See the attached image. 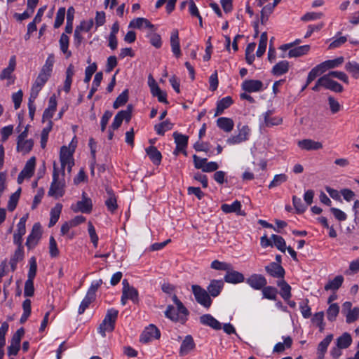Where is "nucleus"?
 I'll return each mask as SVG.
<instances>
[{"mask_svg": "<svg viewBox=\"0 0 359 359\" xmlns=\"http://www.w3.org/2000/svg\"><path fill=\"white\" fill-rule=\"evenodd\" d=\"M96 70L97 65L95 63H93L86 68L84 78L85 83H88L90 81L93 74L96 72Z\"/></svg>", "mask_w": 359, "mask_h": 359, "instance_id": "nucleus-64", "label": "nucleus"}, {"mask_svg": "<svg viewBox=\"0 0 359 359\" xmlns=\"http://www.w3.org/2000/svg\"><path fill=\"white\" fill-rule=\"evenodd\" d=\"M233 103V100L230 96L223 97L217 102L215 116L222 114L224 109L229 107Z\"/></svg>", "mask_w": 359, "mask_h": 359, "instance_id": "nucleus-30", "label": "nucleus"}, {"mask_svg": "<svg viewBox=\"0 0 359 359\" xmlns=\"http://www.w3.org/2000/svg\"><path fill=\"white\" fill-rule=\"evenodd\" d=\"M128 27L135 29H141L143 27H147L149 29L154 28V25L147 19L144 18H137L133 19L130 21Z\"/></svg>", "mask_w": 359, "mask_h": 359, "instance_id": "nucleus-33", "label": "nucleus"}, {"mask_svg": "<svg viewBox=\"0 0 359 359\" xmlns=\"http://www.w3.org/2000/svg\"><path fill=\"white\" fill-rule=\"evenodd\" d=\"M231 264L229 263L220 262L219 260H214L211 263V268L215 270H219V271H225L226 272L228 270L231 269Z\"/></svg>", "mask_w": 359, "mask_h": 359, "instance_id": "nucleus-52", "label": "nucleus"}, {"mask_svg": "<svg viewBox=\"0 0 359 359\" xmlns=\"http://www.w3.org/2000/svg\"><path fill=\"white\" fill-rule=\"evenodd\" d=\"M345 316L346 321L347 323H351L355 322L359 318V308L354 307L352 311L346 312Z\"/></svg>", "mask_w": 359, "mask_h": 359, "instance_id": "nucleus-56", "label": "nucleus"}, {"mask_svg": "<svg viewBox=\"0 0 359 359\" xmlns=\"http://www.w3.org/2000/svg\"><path fill=\"white\" fill-rule=\"evenodd\" d=\"M73 152L74 151H71L69 148L66 146H63L60 149V160L61 168L59 169L60 175L65 178V169H67V172L70 173L72 170V168L74 164L73 159Z\"/></svg>", "mask_w": 359, "mask_h": 359, "instance_id": "nucleus-3", "label": "nucleus"}, {"mask_svg": "<svg viewBox=\"0 0 359 359\" xmlns=\"http://www.w3.org/2000/svg\"><path fill=\"white\" fill-rule=\"evenodd\" d=\"M266 271L271 276L274 278H283L285 275V270L280 266V264L271 262L269 265L265 266Z\"/></svg>", "mask_w": 359, "mask_h": 359, "instance_id": "nucleus-17", "label": "nucleus"}, {"mask_svg": "<svg viewBox=\"0 0 359 359\" xmlns=\"http://www.w3.org/2000/svg\"><path fill=\"white\" fill-rule=\"evenodd\" d=\"M128 100V91L125 90L116 99L113 104L114 109H118L121 106L124 105Z\"/></svg>", "mask_w": 359, "mask_h": 359, "instance_id": "nucleus-49", "label": "nucleus"}, {"mask_svg": "<svg viewBox=\"0 0 359 359\" xmlns=\"http://www.w3.org/2000/svg\"><path fill=\"white\" fill-rule=\"evenodd\" d=\"M276 288L271 286H264L262 288L263 297L270 300H275L277 296Z\"/></svg>", "mask_w": 359, "mask_h": 359, "instance_id": "nucleus-50", "label": "nucleus"}, {"mask_svg": "<svg viewBox=\"0 0 359 359\" xmlns=\"http://www.w3.org/2000/svg\"><path fill=\"white\" fill-rule=\"evenodd\" d=\"M159 330L153 324L149 325L145 328L140 337V341L143 343H147L154 339H157L160 337Z\"/></svg>", "mask_w": 359, "mask_h": 359, "instance_id": "nucleus-11", "label": "nucleus"}, {"mask_svg": "<svg viewBox=\"0 0 359 359\" xmlns=\"http://www.w3.org/2000/svg\"><path fill=\"white\" fill-rule=\"evenodd\" d=\"M263 83L259 80H245L242 83V88L245 92L252 93L262 90Z\"/></svg>", "mask_w": 359, "mask_h": 359, "instance_id": "nucleus-16", "label": "nucleus"}, {"mask_svg": "<svg viewBox=\"0 0 359 359\" xmlns=\"http://www.w3.org/2000/svg\"><path fill=\"white\" fill-rule=\"evenodd\" d=\"M50 74L41 70L36 81H34L30 92V95L38 96L39 93L42 89L43 86L47 82L50 76Z\"/></svg>", "mask_w": 359, "mask_h": 359, "instance_id": "nucleus-7", "label": "nucleus"}, {"mask_svg": "<svg viewBox=\"0 0 359 359\" xmlns=\"http://www.w3.org/2000/svg\"><path fill=\"white\" fill-rule=\"evenodd\" d=\"M88 230L91 242L93 243L94 247L97 248L98 244V236L96 233L95 227L90 222H88Z\"/></svg>", "mask_w": 359, "mask_h": 359, "instance_id": "nucleus-61", "label": "nucleus"}, {"mask_svg": "<svg viewBox=\"0 0 359 359\" xmlns=\"http://www.w3.org/2000/svg\"><path fill=\"white\" fill-rule=\"evenodd\" d=\"M273 245L276 246L280 251L285 252L286 250V243L283 237L276 234L271 236Z\"/></svg>", "mask_w": 359, "mask_h": 359, "instance_id": "nucleus-46", "label": "nucleus"}, {"mask_svg": "<svg viewBox=\"0 0 359 359\" xmlns=\"http://www.w3.org/2000/svg\"><path fill=\"white\" fill-rule=\"evenodd\" d=\"M273 111L271 110H268L266 112H265L264 116V125L266 127H271L274 126H278L282 123L283 119L281 117L279 116H275L271 117Z\"/></svg>", "mask_w": 359, "mask_h": 359, "instance_id": "nucleus-26", "label": "nucleus"}, {"mask_svg": "<svg viewBox=\"0 0 359 359\" xmlns=\"http://www.w3.org/2000/svg\"><path fill=\"white\" fill-rule=\"evenodd\" d=\"M339 312V306L337 304H332L327 311V318L330 321L335 320Z\"/></svg>", "mask_w": 359, "mask_h": 359, "instance_id": "nucleus-51", "label": "nucleus"}, {"mask_svg": "<svg viewBox=\"0 0 359 359\" xmlns=\"http://www.w3.org/2000/svg\"><path fill=\"white\" fill-rule=\"evenodd\" d=\"M54 62H55L54 55L53 54L49 55L46 60L45 64L42 67L41 70H43V72H46L51 74Z\"/></svg>", "mask_w": 359, "mask_h": 359, "instance_id": "nucleus-60", "label": "nucleus"}, {"mask_svg": "<svg viewBox=\"0 0 359 359\" xmlns=\"http://www.w3.org/2000/svg\"><path fill=\"white\" fill-rule=\"evenodd\" d=\"M69 43V38L65 34H62L59 41L60 48L61 51L66 55V57L68 58L72 55L71 51L68 50Z\"/></svg>", "mask_w": 359, "mask_h": 359, "instance_id": "nucleus-40", "label": "nucleus"}, {"mask_svg": "<svg viewBox=\"0 0 359 359\" xmlns=\"http://www.w3.org/2000/svg\"><path fill=\"white\" fill-rule=\"evenodd\" d=\"M36 165V158H30L26 163L24 168L20 172L18 177V182L21 184L25 178H30L33 173Z\"/></svg>", "mask_w": 359, "mask_h": 359, "instance_id": "nucleus-9", "label": "nucleus"}, {"mask_svg": "<svg viewBox=\"0 0 359 359\" xmlns=\"http://www.w3.org/2000/svg\"><path fill=\"white\" fill-rule=\"evenodd\" d=\"M246 283L255 290H261L267 284L266 279L260 274H252L247 278Z\"/></svg>", "mask_w": 359, "mask_h": 359, "instance_id": "nucleus-14", "label": "nucleus"}, {"mask_svg": "<svg viewBox=\"0 0 359 359\" xmlns=\"http://www.w3.org/2000/svg\"><path fill=\"white\" fill-rule=\"evenodd\" d=\"M20 189H18L14 194H13L8 201V210L9 211H13L16 208L18 201L20 198Z\"/></svg>", "mask_w": 359, "mask_h": 359, "instance_id": "nucleus-54", "label": "nucleus"}, {"mask_svg": "<svg viewBox=\"0 0 359 359\" xmlns=\"http://www.w3.org/2000/svg\"><path fill=\"white\" fill-rule=\"evenodd\" d=\"M217 126L224 132H231L234 126L233 120L230 118L221 117L217 120Z\"/></svg>", "mask_w": 359, "mask_h": 359, "instance_id": "nucleus-32", "label": "nucleus"}, {"mask_svg": "<svg viewBox=\"0 0 359 359\" xmlns=\"http://www.w3.org/2000/svg\"><path fill=\"white\" fill-rule=\"evenodd\" d=\"M333 339V335L332 334H328L326 337L320 342L318 346V358L319 359H323L325 354L327 351V347Z\"/></svg>", "mask_w": 359, "mask_h": 359, "instance_id": "nucleus-25", "label": "nucleus"}, {"mask_svg": "<svg viewBox=\"0 0 359 359\" xmlns=\"http://www.w3.org/2000/svg\"><path fill=\"white\" fill-rule=\"evenodd\" d=\"M352 343V338L350 334L345 332L337 339V346L339 348H346Z\"/></svg>", "mask_w": 359, "mask_h": 359, "instance_id": "nucleus-41", "label": "nucleus"}, {"mask_svg": "<svg viewBox=\"0 0 359 359\" xmlns=\"http://www.w3.org/2000/svg\"><path fill=\"white\" fill-rule=\"evenodd\" d=\"M107 194L108 196L105 201V205L109 211L111 212H114L118 207L116 198L111 189H107Z\"/></svg>", "mask_w": 359, "mask_h": 359, "instance_id": "nucleus-35", "label": "nucleus"}, {"mask_svg": "<svg viewBox=\"0 0 359 359\" xmlns=\"http://www.w3.org/2000/svg\"><path fill=\"white\" fill-rule=\"evenodd\" d=\"M133 110L132 105H128L127 109L126 110H121L117 113V114L115 116L113 123H111L110 128L113 130L118 129L122 122L123 120H126L127 122H128L131 118V113Z\"/></svg>", "mask_w": 359, "mask_h": 359, "instance_id": "nucleus-6", "label": "nucleus"}, {"mask_svg": "<svg viewBox=\"0 0 359 359\" xmlns=\"http://www.w3.org/2000/svg\"><path fill=\"white\" fill-rule=\"evenodd\" d=\"M292 203L297 213H303L306 210L307 205L302 203L300 198L294 196L292 197Z\"/></svg>", "mask_w": 359, "mask_h": 359, "instance_id": "nucleus-58", "label": "nucleus"}, {"mask_svg": "<svg viewBox=\"0 0 359 359\" xmlns=\"http://www.w3.org/2000/svg\"><path fill=\"white\" fill-rule=\"evenodd\" d=\"M224 287V282L222 280H212L208 287V294L213 297H217Z\"/></svg>", "mask_w": 359, "mask_h": 359, "instance_id": "nucleus-22", "label": "nucleus"}, {"mask_svg": "<svg viewBox=\"0 0 359 359\" xmlns=\"http://www.w3.org/2000/svg\"><path fill=\"white\" fill-rule=\"evenodd\" d=\"M173 124L166 120L159 124L155 126L154 128L158 135H163L165 131L172 128Z\"/></svg>", "mask_w": 359, "mask_h": 359, "instance_id": "nucleus-48", "label": "nucleus"}, {"mask_svg": "<svg viewBox=\"0 0 359 359\" xmlns=\"http://www.w3.org/2000/svg\"><path fill=\"white\" fill-rule=\"evenodd\" d=\"M268 36L266 32H263L260 36L258 49L256 52L257 57H262L266 51Z\"/></svg>", "mask_w": 359, "mask_h": 359, "instance_id": "nucleus-44", "label": "nucleus"}, {"mask_svg": "<svg viewBox=\"0 0 359 359\" xmlns=\"http://www.w3.org/2000/svg\"><path fill=\"white\" fill-rule=\"evenodd\" d=\"M278 285L280 287V295L285 300H288L291 297V287L283 279L278 282Z\"/></svg>", "mask_w": 359, "mask_h": 359, "instance_id": "nucleus-42", "label": "nucleus"}, {"mask_svg": "<svg viewBox=\"0 0 359 359\" xmlns=\"http://www.w3.org/2000/svg\"><path fill=\"white\" fill-rule=\"evenodd\" d=\"M318 84H323V87L336 93L343 91V86L338 82L331 79V76L325 74L318 79Z\"/></svg>", "mask_w": 359, "mask_h": 359, "instance_id": "nucleus-8", "label": "nucleus"}, {"mask_svg": "<svg viewBox=\"0 0 359 359\" xmlns=\"http://www.w3.org/2000/svg\"><path fill=\"white\" fill-rule=\"evenodd\" d=\"M122 285L121 304L125 305L128 299L131 300L134 303H137L138 302L137 290L134 287L130 286L126 279L123 280Z\"/></svg>", "mask_w": 359, "mask_h": 359, "instance_id": "nucleus-4", "label": "nucleus"}, {"mask_svg": "<svg viewBox=\"0 0 359 359\" xmlns=\"http://www.w3.org/2000/svg\"><path fill=\"white\" fill-rule=\"evenodd\" d=\"M102 280L99 279L97 280H95L92 282L90 287H89L86 294L89 295L90 297L95 299V293L97 290V289L100 287V285L102 284Z\"/></svg>", "mask_w": 359, "mask_h": 359, "instance_id": "nucleus-59", "label": "nucleus"}, {"mask_svg": "<svg viewBox=\"0 0 359 359\" xmlns=\"http://www.w3.org/2000/svg\"><path fill=\"white\" fill-rule=\"evenodd\" d=\"M150 160L155 165H159L161 162L162 155L161 152L154 146H150L145 149Z\"/></svg>", "mask_w": 359, "mask_h": 359, "instance_id": "nucleus-27", "label": "nucleus"}, {"mask_svg": "<svg viewBox=\"0 0 359 359\" xmlns=\"http://www.w3.org/2000/svg\"><path fill=\"white\" fill-rule=\"evenodd\" d=\"M299 148L304 150H318L323 148V144L320 142L314 141L311 139H304L297 143Z\"/></svg>", "mask_w": 359, "mask_h": 359, "instance_id": "nucleus-19", "label": "nucleus"}, {"mask_svg": "<svg viewBox=\"0 0 359 359\" xmlns=\"http://www.w3.org/2000/svg\"><path fill=\"white\" fill-rule=\"evenodd\" d=\"M65 187V178L60 175L59 168L57 163H53V181L48 191L49 196L58 198L64 196Z\"/></svg>", "mask_w": 359, "mask_h": 359, "instance_id": "nucleus-1", "label": "nucleus"}, {"mask_svg": "<svg viewBox=\"0 0 359 359\" xmlns=\"http://www.w3.org/2000/svg\"><path fill=\"white\" fill-rule=\"evenodd\" d=\"M92 201L89 198L85 196L83 194V199L78 201L76 205H72L71 208L74 212H81L83 213H90L92 210Z\"/></svg>", "mask_w": 359, "mask_h": 359, "instance_id": "nucleus-12", "label": "nucleus"}, {"mask_svg": "<svg viewBox=\"0 0 359 359\" xmlns=\"http://www.w3.org/2000/svg\"><path fill=\"white\" fill-rule=\"evenodd\" d=\"M57 107V101L55 96H51L48 102V107L45 109L43 114V119H50Z\"/></svg>", "mask_w": 359, "mask_h": 359, "instance_id": "nucleus-34", "label": "nucleus"}, {"mask_svg": "<svg viewBox=\"0 0 359 359\" xmlns=\"http://www.w3.org/2000/svg\"><path fill=\"white\" fill-rule=\"evenodd\" d=\"M244 280V276L241 273L233 270L232 265L231 266V269L228 270L224 276V280L229 283H240L243 282Z\"/></svg>", "mask_w": 359, "mask_h": 359, "instance_id": "nucleus-15", "label": "nucleus"}, {"mask_svg": "<svg viewBox=\"0 0 359 359\" xmlns=\"http://www.w3.org/2000/svg\"><path fill=\"white\" fill-rule=\"evenodd\" d=\"M34 142L32 140H17V151L23 154H28L33 147Z\"/></svg>", "mask_w": 359, "mask_h": 359, "instance_id": "nucleus-29", "label": "nucleus"}, {"mask_svg": "<svg viewBox=\"0 0 359 359\" xmlns=\"http://www.w3.org/2000/svg\"><path fill=\"white\" fill-rule=\"evenodd\" d=\"M292 339L290 337H287L283 339V343H277L273 347V353H282L285 351V348H290L292 346Z\"/></svg>", "mask_w": 359, "mask_h": 359, "instance_id": "nucleus-43", "label": "nucleus"}, {"mask_svg": "<svg viewBox=\"0 0 359 359\" xmlns=\"http://www.w3.org/2000/svg\"><path fill=\"white\" fill-rule=\"evenodd\" d=\"M41 225L39 223H35L32 227L31 233L29 235L26 245L29 249L33 248L38 243L41 238Z\"/></svg>", "mask_w": 359, "mask_h": 359, "instance_id": "nucleus-13", "label": "nucleus"}, {"mask_svg": "<svg viewBox=\"0 0 359 359\" xmlns=\"http://www.w3.org/2000/svg\"><path fill=\"white\" fill-rule=\"evenodd\" d=\"M193 294L196 302L205 308L211 306L212 300L208 292L198 285L191 286Z\"/></svg>", "mask_w": 359, "mask_h": 359, "instance_id": "nucleus-5", "label": "nucleus"}, {"mask_svg": "<svg viewBox=\"0 0 359 359\" xmlns=\"http://www.w3.org/2000/svg\"><path fill=\"white\" fill-rule=\"evenodd\" d=\"M65 8H64V7L60 8L57 12L55 22H54L55 28H58L62 25V23L64 22V19H65Z\"/></svg>", "mask_w": 359, "mask_h": 359, "instance_id": "nucleus-57", "label": "nucleus"}, {"mask_svg": "<svg viewBox=\"0 0 359 359\" xmlns=\"http://www.w3.org/2000/svg\"><path fill=\"white\" fill-rule=\"evenodd\" d=\"M287 177L285 174L276 175L273 180L271 182L269 185V188L271 189L280 185L282 183L286 182Z\"/></svg>", "mask_w": 359, "mask_h": 359, "instance_id": "nucleus-55", "label": "nucleus"}, {"mask_svg": "<svg viewBox=\"0 0 359 359\" xmlns=\"http://www.w3.org/2000/svg\"><path fill=\"white\" fill-rule=\"evenodd\" d=\"M273 6H265L261 11V23L265 24L269 18V16L273 13Z\"/></svg>", "mask_w": 359, "mask_h": 359, "instance_id": "nucleus-63", "label": "nucleus"}, {"mask_svg": "<svg viewBox=\"0 0 359 359\" xmlns=\"http://www.w3.org/2000/svg\"><path fill=\"white\" fill-rule=\"evenodd\" d=\"M170 46L173 54L179 57L181 55L180 47L179 33L177 29L172 30L170 36Z\"/></svg>", "mask_w": 359, "mask_h": 359, "instance_id": "nucleus-23", "label": "nucleus"}, {"mask_svg": "<svg viewBox=\"0 0 359 359\" xmlns=\"http://www.w3.org/2000/svg\"><path fill=\"white\" fill-rule=\"evenodd\" d=\"M102 80V72H97L94 77L92 88L87 96V97L88 99L92 98L94 93L97 91V88L100 86Z\"/></svg>", "mask_w": 359, "mask_h": 359, "instance_id": "nucleus-45", "label": "nucleus"}, {"mask_svg": "<svg viewBox=\"0 0 359 359\" xmlns=\"http://www.w3.org/2000/svg\"><path fill=\"white\" fill-rule=\"evenodd\" d=\"M13 131V126H12V125H9V126L2 128L0 130V133H1V141L2 142H5L8 140L9 136L12 135Z\"/></svg>", "mask_w": 359, "mask_h": 359, "instance_id": "nucleus-62", "label": "nucleus"}, {"mask_svg": "<svg viewBox=\"0 0 359 359\" xmlns=\"http://www.w3.org/2000/svg\"><path fill=\"white\" fill-rule=\"evenodd\" d=\"M200 323L202 325L209 326L216 330H219L222 328L221 323L210 314L201 316L200 317Z\"/></svg>", "mask_w": 359, "mask_h": 359, "instance_id": "nucleus-20", "label": "nucleus"}, {"mask_svg": "<svg viewBox=\"0 0 359 359\" xmlns=\"http://www.w3.org/2000/svg\"><path fill=\"white\" fill-rule=\"evenodd\" d=\"M62 205L60 203H57L50 210V218L48 224V226H53L60 218L61 214Z\"/></svg>", "mask_w": 359, "mask_h": 359, "instance_id": "nucleus-36", "label": "nucleus"}, {"mask_svg": "<svg viewBox=\"0 0 359 359\" xmlns=\"http://www.w3.org/2000/svg\"><path fill=\"white\" fill-rule=\"evenodd\" d=\"M345 69L353 78H359V64L356 62H348L345 65Z\"/></svg>", "mask_w": 359, "mask_h": 359, "instance_id": "nucleus-47", "label": "nucleus"}, {"mask_svg": "<svg viewBox=\"0 0 359 359\" xmlns=\"http://www.w3.org/2000/svg\"><path fill=\"white\" fill-rule=\"evenodd\" d=\"M16 66V57L13 55L9 60L8 66L4 69L0 74V79H8L11 78L12 73L14 72Z\"/></svg>", "mask_w": 359, "mask_h": 359, "instance_id": "nucleus-24", "label": "nucleus"}, {"mask_svg": "<svg viewBox=\"0 0 359 359\" xmlns=\"http://www.w3.org/2000/svg\"><path fill=\"white\" fill-rule=\"evenodd\" d=\"M250 128L248 126H243L239 129L238 133L226 140V143L231 145L238 144L248 140Z\"/></svg>", "mask_w": 359, "mask_h": 359, "instance_id": "nucleus-10", "label": "nucleus"}, {"mask_svg": "<svg viewBox=\"0 0 359 359\" xmlns=\"http://www.w3.org/2000/svg\"><path fill=\"white\" fill-rule=\"evenodd\" d=\"M344 282V277L341 275L337 276L333 280H330L325 285V290H337Z\"/></svg>", "mask_w": 359, "mask_h": 359, "instance_id": "nucleus-38", "label": "nucleus"}, {"mask_svg": "<svg viewBox=\"0 0 359 359\" xmlns=\"http://www.w3.org/2000/svg\"><path fill=\"white\" fill-rule=\"evenodd\" d=\"M95 299L90 297L88 294H86L85 297L82 300L79 309L78 313L79 315L83 314L87 308H88L89 305L95 300Z\"/></svg>", "mask_w": 359, "mask_h": 359, "instance_id": "nucleus-53", "label": "nucleus"}, {"mask_svg": "<svg viewBox=\"0 0 359 359\" xmlns=\"http://www.w3.org/2000/svg\"><path fill=\"white\" fill-rule=\"evenodd\" d=\"M194 346L195 344L192 337L190 335L186 336L181 344L180 354L181 355H187L189 351L194 349Z\"/></svg>", "mask_w": 359, "mask_h": 359, "instance_id": "nucleus-28", "label": "nucleus"}, {"mask_svg": "<svg viewBox=\"0 0 359 359\" xmlns=\"http://www.w3.org/2000/svg\"><path fill=\"white\" fill-rule=\"evenodd\" d=\"M310 49L309 45L293 47L289 49L287 57H298L306 55Z\"/></svg>", "mask_w": 359, "mask_h": 359, "instance_id": "nucleus-31", "label": "nucleus"}, {"mask_svg": "<svg viewBox=\"0 0 359 359\" xmlns=\"http://www.w3.org/2000/svg\"><path fill=\"white\" fill-rule=\"evenodd\" d=\"M118 311L115 309L107 310L106 316L102 323L98 327V332L104 337L107 332H112L115 327V323L118 317Z\"/></svg>", "mask_w": 359, "mask_h": 359, "instance_id": "nucleus-2", "label": "nucleus"}, {"mask_svg": "<svg viewBox=\"0 0 359 359\" xmlns=\"http://www.w3.org/2000/svg\"><path fill=\"white\" fill-rule=\"evenodd\" d=\"M221 210L225 213L235 212L238 215L245 216V213L241 210V204L238 201H235L232 204H222Z\"/></svg>", "mask_w": 359, "mask_h": 359, "instance_id": "nucleus-18", "label": "nucleus"}, {"mask_svg": "<svg viewBox=\"0 0 359 359\" xmlns=\"http://www.w3.org/2000/svg\"><path fill=\"white\" fill-rule=\"evenodd\" d=\"M173 137L176 144L175 154L184 150L188 144V136L175 132L173 133Z\"/></svg>", "mask_w": 359, "mask_h": 359, "instance_id": "nucleus-21", "label": "nucleus"}, {"mask_svg": "<svg viewBox=\"0 0 359 359\" xmlns=\"http://www.w3.org/2000/svg\"><path fill=\"white\" fill-rule=\"evenodd\" d=\"M289 69V62L286 60H283L278 62L273 66L271 73L276 76H280L285 74Z\"/></svg>", "mask_w": 359, "mask_h": 359, "instance_id": "nucleus-37", "label": "nucleus"}, {"mask_svg": "<svg viewBox=\"0 0 359 359\" xmlns=\"http://www.w3.org/2000/svg\"><path fill=\"white\" fill-rule=\"evenodd\" d=\"M165 315L167 318L171 319L173 321H180L182 323L185 321V318L180 316V313L177 312V310L172 306H168L165 312Z\"/></svg>", "mask_w": 359, "mask_h": 359, "instance_id": "nucleus-39", "label": "nucleus"}]
</instances>
